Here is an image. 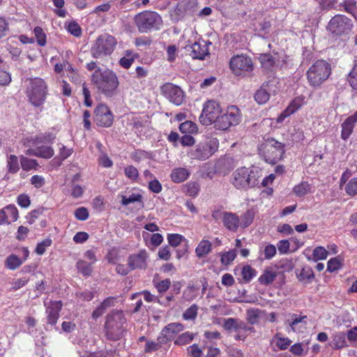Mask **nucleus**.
Here are the masks:
<instances>
[{"label": "nucleus", "instance_id": "b1692460", "mask_svg": "<svg viewBox=\"0 0 357 357\" xmlns=\"http://www.w3.org/2000/svg\"><path fill=\"white\" fill-rule=\"evenodd\" d=\"M357 122V112L354 114L347 117L342 123L341 138L347 140L351 135L355 123Z\"/></svg>", "mask_w": 357, "mask_h": 357}, {"label": "nucleus", "instance_id": "412c9836", "mask_svg": "<svg viewBox=\"0 0 357 357\" xmlns=\"http://www.w3.org/2000/svg\"><path fill=\"white\" fill-rule=\"evenodd\" d=\"M305 98L303 96H299L294 98L286 109L278 116L277 121L280 123L283 121L285 118L296 112L299 108L305 104Z\"/></svg>", "mask_w": 357, "mask_h": 357}, {"label": "nucleus", "instance_id": "2eb2a0df", "mask_svg": "<svg viewBox=\"0 0 357 357\" xmlns=\"http://www.w3.org/2000/svg\"><path fill=\"white\" fill-rule=\"evenodd\" d=\"M94 121L97 126L102 128L110 127L114 121V116L107 105L99 104L94 110Z\"/></svg>", "mask_w": 357, "mask_h": 357}, {"label": "nucleus", "instance_id": "6e6552de", "mask_svg": "<svg viewBox=\"0 0 357 357\" xmlns=\"http://www.w3.org/2000/svg\"><path fill=\"white\" fill-rule=\"evenodd\" d=\"M116 45L114 37L107 33L102 34L93 43L91 48V54L93 58L102 59L114 52Z\"/></svg>", "mask_w": 357, "mask_h": 357}, {"label": "nucleus", "instance_id": "2f4dec72", "mask_svg": "<svg viewBox=\"0 0 357 357\" xmlns=\"http://www.w3.org/2000/svg\"><path fill=\"white\" fill-rule=\"evenodd\" d=\"M293 193L298 197H302L312 192V186L306 181H302L293 188Z\"/></svg>", "mask_w": 357, "mask_h": 357}, {"label": "nucleus", "instance_id": "72a5a7b5", "mask_svg": "<svg viewBox=\"0 0 357 357\" xmlns=\"http://www.w3.org/2000/svg\"><path fill=\"white\" fill-rule=\"evenodd\" d=\"M20 167L24 171L29 172L32 169H36L38 167L37 161L34 159L29 158L24 155L20 156Z\"/></svg>", "mask_w": 357, "mask_h": 357}, {"label": "nucleus", "instance_id": "cd10ccee", "mask_svg": "<svg viewBox=\"0 0 357 357\" xmlns=\"http://www.w3.org/2000/svg\"><path fill=\"white\" fill-rule=\"evenodd\" d=\"M6 169L10 174H16L20 169V158L13 154L6 155Z\"/></svg>", "mask_w": 357, "mask_h": 357}, {"label": "nucleus", "instance_id": "e2e57ef3", "mask_svg": "<svg viewBox=\"0 0 357 357\" xmlns=\"http://www.w3.org/2000/svg\"><path fill=\"white\" fill-rule=\"evenodd\" d=\"M188 352L190 357H202V350L196 344L188 347Z\"/></svg>", "mask_w": 357, "mask_h": 357}, {"label": "nucleus", "instance_id": "774afa93", "mask_svg": "<svg viewBox=\"0 0 357 357\" xmlns=\"http://www.w3.org/2000/svg\"><path fill=\"white\" fill-rule=\"evenodd\" d=\"M171 281L169 279L161 280L155 284V287L160 293L165 292L170 287Z\"/></svg>", "mask_w": 357, "mask_h": 357}, {"label": "nucleus", "instance_id": "4c0bfd02", "mask_svg": "<svg viewBox=\"0 0 357 357\" xmlns=\"http://www.w3.org/2000/svg\"><path fill=\"white\" fill-rule=\"evenodd\" d=\"M136 57L137 55L134 52L127 50L126 52V55L120 59L119 63L124 68H129Z\"/></svg>", "mask_w": 357, "mask_h": 357}, {"label": "nucleus", "instance_id": "37998d69", "mask_svg": "<svg viewBox=\"0 0 357 357\" xmlns=\"http://www.w3.org/2000/svg\"><path fill=\"white\" fill-rule=\"evenodd\" d=\"M256 271L249 265L245 266L241 271L243 280L245 282H250L256 275Z\"/></svg>", "mask_w": 357, "mask_h": 357}, {"label": "nucleus", "instance_id": "c9c22d12", "mask_svg": "<svg viewBox=\"0 0 357 357\" xmlns=\"http://www.w3.org/2000/svg\"><path fill=\"white\" fill-rule=\"evenodd\" d=\"M56 136L52 132H45L40 134L31 139L34 140L38 144H52L53 143Z\"/></svg>", "mask_w": 357, "mask_h": 357}, {"label": "nucleus", "instance_id": "f8f14e48", "mask_svg": "<svg viewBox=\"0 0 357 357\" xmlns=\"http://www.w3.org/2000/svg\"><path fill=\"white\" fill-rule=\"evenodd\" d=\"M224 328L229 332H234L236 340H245L246 337L255 332L254 328L248 326L244 321L234 318H228L224 321Z\"/></svg>", "mask_w": 357, "mask_h": 357}, {"label": "nucleus", "instance_id": "f03ea898", "mask_svg": "<svg viewBox=\"0 0 357 357\" xmlns=\"http://www.w3.org/2000/svg\"><path fill=\"white\" fill-rule=\"evenodd\" d=\"M91 81L99 91L109 97L115 94L119 84L118 77L113 71L110 70H102L99 68L93 73Z\"/></svg>", "mask_w": 357, "mask_h": 357}, {"label": "nucleus", "instance_id": "a211bd4d", "mask_svg": "<svg viewBox=\"0 0 357 357\" xmlns=\"http://www.w3.org/2000/svg\"><path fill=\"white\" fill-rule=\"evenodd\" d=\"M47 323L52 326L55 325L59 317V312L62 307L61 301H50L45 303Z\"/></svg>", "mask_w": 357, "mask_h": 357}, {"label": "nucleus", "instance_id": "79ce46f5", "mask_svg": "<svg viewBox=\"0 0 357 357\" xmlns=\"http://www.w3.org/2000/svg\"><path fill=\"white\" fill-rule=\"evenodd\" d=\"M121 198V204L123 206H127L130 204H132L134 202H142V196L139 194H132L129 196L126 195H119Z\"/></svg>", "mask_w": 357, "mask_h": 357}, {"label": "nucleus", "instance_id": "bf43d9fd", "mask_svg": "<svg viewBox=\"0 0 357 357\" xmlns=\"http://www.w3.org/2000/svg\"><path fill=\"white\" fill-rule=\"evenodd\" d=\"M341 267V260L338 257L331 259L328 261L327 270L332 273L337 271Z\"/></svg>", "mask_w": 357, "mask_h": 357}, {"label": "nucleus", "instance_id": "6e6d98bb", "mask_svg": "<svg viewBox=\"0 0 357 357\" xmlns=\"http://www.w3.org/2000/svg\"><path fill=\"white\" fill-rule=\"evenodd\" d=\"M198 307L197 305H192L188 307L183 313V317L185 320H193L197 317Z\"/></svg>", "mask_w": 357, "mask_h": 357}, {"label": "nucleus", "instance_id": "4be33fe9", "mask_svg": "<svg viewBox=\"0 0 357 357\" xmlns=\"http://www.w3.org/2000/svg\"><path fill=\"white\" fill-rule=\"evenodd\" d=\"M148 253L146 250H141L137 254H133L128 259V266L131 270L137 268H145L146 267V260Z\"/></svg>", "mask_w": 357, "mask_h": 357}, {"label": "nucleus", "instance_id": "680f3d73", "mask_svg": "<svg viewBox=\"0 0 357 357\" xmlns=\"http://www.w3.org/2000/svg\"><path fill=\"white\" fill-rule=\"evenodd\" d=\"M91 204L96 211L101 212L105 206L104 198L101 196H97L92 200Z\"/></svg>", "mask_w": 357, "mask_h": 357}, {"label": "nucleus", "instance_id": "7c9ffc66", "mask_svg": "<svg viewBox=\"0 0 357 357\" xmlns=\"http://www.w3.org/2000/svg\"><path fill=\"white\" fill-rule=\"evenodd\" d=\"M172 181L174 183H181L185 181L189 176V172L183 167L174 168L171 173Z\"/></svg>", "mask_w": 357, "mask_h": 357}, {"label": "nucleus", "instance_id": "aec40b11", "mask_svg": "<svg viewBox=\"0 0 357 357\" xmlns=\"http://www.w3.org/2000/svg\"><path fill=\"white\" fill-rule=\"evenodd\" d=\"M19 217L18 210L14 204H9L0 210V225H9Z\"/></svg>", "mask_w": 357, "mask_h": 357}, {"label": "nucleus", "instance_id": "9b49d317", "mask_svg": "<svg viewBox=\"0 0 357 357\" xmlns=\"http://www.w3.org/2000/svg\"><path fill=\"white\" fill-rule=\"evenodd\" d=\"M222 110L219 102L214 100H207L203 105L199 116L201 123L204 126L213 125L214 126Z\"/></svg>", "mask_w": 357, "mask_h": 357}, {"label": "nucleus", "instance_id": "c756f323", "mask_svg": "<svg viewBox=\"0 0 357 357\" xmlns=\"http://www.w3.org/2000/svg\"><path fill=\"white\" fill-rule=\"evenodd\" d=\"M211 250V243L208 240L202 239L197 245L195 253L197 257L202 258L209 254Z\"/></svg>", "mask_w": 357, "mask_h": 357}, {"label": "nucleus", "instance_id": "49530a36", "mask_svg": "<svg viewBox=\"0 0 357 357\" xmlns=\"http://www.w3.org/2000/svg\"><path fill=\"white\" fill-rule=\"evenodd\" d=\"M328 255V251L324 247L319 246L314 249L312 258L314 261L324 260L327 258Z\"/></svg>", "mask_w": 357, "mask_h": 357}, {"label": "nucleus", "instance_id": "473e14b6", "mask_svg": "<svg viewBox=\"0 0 357 357\" xmlns=\"http://www.w3.org/2000/svg\"><path fill=\"white\" fill-rule=\"evenodd\" d=\"M179 130L182 133L195 135L198 132V128L197 124L192 121H185L180 124Z\"/></svg>", "mask_w": 357, "mask_h": 357}, {"label": "nucleus", "instance_id": "5fc2aeb1", "mask_svg": "<svg viewBox=\"0 0 357 357\" xmlns=\"http://www.w3.org/2000/svg\"><path fill=\"white\" fill-rule=\"evenodd\" d=\"M259 61L261 65L266 69H270L274 65V60L271 55L263 54L259 56Z\"/></svg>", "mask_w": 357, "mask_h": 357}, {"label": "nucleus", "instance_id": "423d86ee", "mask_svg": "<svg viewBox=\"0 0 357 357\" xmlns=\"http://www.w3.org/2000/svg\"><path fill=\"white\" fill-rule=\"evenodd\" d=\"M219 142L217 138L207 137L188 151V155L193 160H205L218 150Z\"/></svg>", "mask_w": 357, "mask_h": 357}, {"label": "nucleus", "instance_id": "c03bdc74", "mask_svg": "<svg viewBox=\"0 0 357 357\" xmlns=\"http://www.w3.org/2000/svg\"><path fill=\"white\" fill-rule=\"evenodd\" d=\"M195 337V335L190 332H185L180 335L174 341L176 344L184 345L190 343Z\"/></svg>", "mask_w": 357, "mask_h": 357}, {"label": "nucleus", "instance_id": "864d4df0", "mask_svg": "<svg viewBox=\"0 0 357 357\" xmlns=\"http://www.w3.org/2000/svg\"><path fill=\"white\" fill-rule=\"evenodd\" d=\"M125 175L128 178L132 181H135L139 176V172L136 167L132 165H128L124 169Z\"/></svg>", "mask_w": 357, "mask_h": 357}, {"label": "nucleus", "instance_id": "1a4fd4ad", "mask_svg": "<svg viewBox=\"0 0 357 357\" xmlns=\"http://www.w3.org/2000/svg\"><path fill=\"white\" fill-rule=\"evenodd\" d=\"M135 22L141 33H146L151 29H160L162 24L161 17L153 11H144L137 14Z\"/></svg>", "mask_w": 357, "mask_h": 357}, {"label": "nucleus", "instance_id": "8fccbe9b", "mask_svg": "<svg viewBox=\"0 0 357 357\" xmlns=\"http://www.w3.org/2000/svg\"><path fill=\"white\" fill-rule=\"evenodd\" d=\"M33 33L36 38L37 43L40 46H45L46 44V34L43 30L40 27L36 26L33 29Z\"/></svg>", "mask_w": 357, "mask_h": 357}, {"label": "nucleus", "instance_id": "e433bc0d", "mask_svg": "<svg viewBox=\"0 0 357 357\" xmlns=\"http://www.w3.org/2000/svg\"><path fill=\"white\" fill-rule=\"evenodd\" d=\"M298 279L299 281L307 284L310 283L314 277L313 271L309 268H303L298 274Z\"/></svg>", "mask_w": 357, "mask_h": 357}, {"label": "nucleus", "instance_id": "a878e982", "mask_svg": "<svg viewBox=\"0 0 357 357\" xmlns=\"http://www.w3.org/2000/svg\"><path fill=\"white\" fill-rule=\"evenodd\" d=\"M272 86L273 84L269 82L264 84L261 88L256 91L255 99L259 104H265L269 100Z\"/></svg>", "mask_w": 357, "mask_h": 357}, {"label": "nucleus", "instance_id": "9d476101", "mask_svg": "<svg viewBox=\"0 0 357 357\" xmlns=\"http://www.w3.org/2000/svg\"><path fill=\"white\" fill-rule=\"evenodd\" d=\"M241 121V113L240 109L235 105H230L227 107L226 110H222L215 121L214 128L220 130H226L231 126L239 124Z\"/></svg>", "mask_w": 357, "mask_h": 357}, {"label": "nucleus", "instance_id": "20e7f679", "mask_svg": "<svg viewBox=\"0 0 357 357\" xmlns=\"http://www.w3.org/2000/svg\"><path fill=\"white\" fill-rule=\"evenodd\" d=\"M258 151L266 162L275 164L282 158L284 148L282 143L273 138H268L259 144Z\"/></svg>", "mask_w": 357, "mask_h": 357}, {"label": "nucleus", "instance_id": "603ef678", "mask_svg": "<svg viewBox=\"0 0 357 357\" xmlns=\"http://www.w3.org/2000/svg\"><path fill=\"white\" fill-rule=\"evenodd\" d=\"M236 257V252L234 250L225 252L221 255V263L223 265L227 266L235 259Z\"/></svg>", "mask_w": 357, "mask_h": 357}, {"label": "nucleus", "instance_id": "4d7b16f0", "mask_svg": "<svg viewBox=\"0 0 357 357\" xmlns=\"http://www.w3.org/2000/svg\"><path fill=\"white\" fill-rule=\"evenodd\" d=\"M66 29L68 31L74 36L78 37L81 35V28L79 25L75 21H71L66 24Z\"/></svg>", "mask_w": 357, "mask_h": 357}, {"label": "nucleus", "instance_id": "a18cd8bd", "mask_svg": "<svg viewBox=\"0 0 357 357\" xmlns=\"http://www.w3.org/2000/svg\"><path fill=\"white\" fill-rule=\"evenodd\" d=\"M85 192V186L73 183L70 188V195L75 199L82 197Z\"/></svg>", "mask_w": 357, "mask_h": 357}, {"label": "nucleus", "instance_id": "a19ab883", "mask_svg": "<svg viewBox=\"0 0 357 357\" xmlns=\"http://www.w3.org/2000/svg\"><path fill=\"white\" fill-rule=\"evenodd\" d=\"M273 342L280 350H284L288 348L291 344L289 339L287 337H282L279 335H276L273 338Z\"/></svg>", "mask_w": 357, "mask_h": 357}, {"label": "nucleus", "instance_id": "c85d7f7f", "mask_svg": "<svg viewBox=\"0 0 357 357\" xmlns=\"http://www.w3.org/2000/svg\"><path fill=\"white\" fill-rule=\"evenodd\" d=\"M115 298L109 297L106 298L92 313V317L95 319L103 314L110 307L114 305Z\"/></svg>", "mask_w": 357, "mask_h": 357}, {"label": "nucleus", "instance_id": "6ab92c4d", "mask_svg": "<svg viewBox=\"0 0 357 357\" xmlns=\"http://www.w3.org/2000/svg\"><path fill=\"white\" fill-rule=\"evenodd\" d=\"M185 48L194 59L202 60L209 54L208 45L204 41H202V43L195 42L192 45L186 46Z\"/></svg>", "mask_w": 357, "mask_h": 357}, {"label": "nucleus", "instance_id": "3c124183", "mask_svg": "<svg viewBox=\"0 0 357 357\" xmlns=\"http://www.w3.org/2000/svg\"><path fill=\"white\" fill-rule=\"evenodd\" d=\"M168 243L172 247H177L183 241H186L183 236L178 234H171L167 236Z\"/></svg>", "mask_w": 357, "mask_h": 357}, {"label": "nucleus", "instance_id": "ea45409f", "mask_svg": "<svg viewBox=\"0 0 357 357\" xmlns=\"http://www.w3.org/2000/svg\"><path fill=\"white\" fill-rule=\"evenodd\" d=\"M92 264L84 260L80 259L77 262L76 266L78 271L84 276H89L92 272Z\"/></svg>", "mask_w": 357, "mask_h": 357}, {"label": "nucleus", "instance_id": "338daca9", "mask_svg": "<svg viewBox=\"0 0 357 357\" xmlns=\"http://www.w3.org/2000/svg\"><path fill=\"white\" fill-rule=\"evenodd\" d=\"M17 203L22 208H28L31 204L30 198L27 195L21 194L17 198Z\"/></svg>", "mask_w": 357, "mask_h": 357}, {"label": "nucleus", "instance_id": "4468645a", "mask_svg": "<svg viewBox=\"0 0 357 357\" xmlns=\"http://www.w3.org/2000/svg\"><path fill=\"white\" fill-rule=\"evenodd\" d=\"M353 24L347 17L343 15L334 16L328 22L327 29L335 35L347 34L351 30Z\"/></svg>", "mask_w": 357, "mask_h": 357}, {"label": "nucleus", "instance_id": "ddd939ff", "mask_svg": "<svg viewBox=\"0 0 357 357\" xmlns=\"http://www.w3.org/2000/svg\"><path fill=\"white\" fill-rule=\"evenodd\" d=\"M229 67L232 73L237 76H244L253 70L251 58L245 54H238L231 58Z\"/></svg>", "mask_w": 357, "mask_h": 357}, {"label": "nucleus", "instance_id": "58836bf2", "mask_svg": "<svg viewBox=\"0 0 357 357\" xmlns=\"http://www.w3.org/2000/svg\"><path fill=\"white\" fill-rule=\"evenodd\" d=\"M23 261L15 255L8 256L6 260V266L10 270H15L20 267Z\"/></svg>", "mask_w": 357, "mask_h": 357}, {"label": "nucleus", "instance_id": "7ed1b4c3", "mask_svg": "<svg viewBox=\"0 0 357 357\" xmlns=\"http://www.w3.org/2000/svg\"><path fill=\"white\" fill-rule=\"evenodd\" d=\"M26 95L29 102L34 107H40L44 104L47 86L45 81L38 77L29 79L26 81Z\"/></svg>", "mask_w": 357, "mask_h": 357}, {"label": "nucleus", "instance_id": "052dcab7", "mask_svg": "<svg viewBox=\"0 0 357 357\" xmlns=\"http://www.w3.org/2000/svg\"><path fill=\"white\" fill-rule=\"evenodd\" d=\"M75 216L79 220H86L89 218V211L85 207H79L75 211Z\"/></svg>", "mask_w": 357, "mask_h": 357}, {"label": "nucleus", "instance_id": "0e129e2a", "mask_svg": "<svg viewBox=\"0 0 357 357\" xmlns=\"http://www.w3.org/2000/svg\"><path fill=\"white\" fill-rule=\"evenodd\" d=\"M347 339L350 344H355L357 343V326H354L348 331L347 335Z\"/></svg>", "mask_w": 357, "mask_h": 357}, {"label": "nucleus", "instance_id": "f257e3e1", "mask_svg": "<svg viewBox=\"0 0 357 357\" xmlns=\"http://www.w3.org/2000/svg\"><path fill=\"white\" fill-rule=\"evenodd\" d=\"M261 176L262 171L257 167H241L232 173L231 182L236 189L245 190L257 185Z\"/></svg>", "mask_w": 357, "mask_h": 357}, {"label": "nucleus", "instance_id": "f704fd0d", "mask_svg": "<svg viewBox=\"0 0 357 357\" xmlns=\"http://www.w3.org/2000/svg\"><path fill=\"white\" fill-rule=\"evenodd\" d=\"M277 276V273L272 268H267L264 273L259 278V282L262 284H269L272 283Z\"/></svg>", "mask_w": 357, "mask_h": 357}, {"label": "nucleus", "instance_id": "69168bd1", "mask_svg": "<svg viewBox=\"0 0 357 357\" xmlns=\"http://www.w3.org/2000/svg\"><path fill=\"white\" fill-rule=\"evenodd\" d=\"M264 258L266 259H272L276 254V248L272 244H269L265 246L264 250Z\"/></svg>", "mask_w": 357, "mask_h": 357}, {"label": "nucleus", "instance_id": "f3484780", "mask_svg": "<svg viewBox=\"0 0 357 357\" xmlns=\"http://www.w3.org/2000/svg\"><path fill=\"white\" fill-rule=\"evenodd\" d=\"M29 142L33 147L26 150V155H33L45 159L51 158L54 155V151L51 146L45 145V144H38L32 139H30Z\"/></svg>", "mask_w": 357, "mask_h": 357}, {"label": "nucleus", "instance_id": "13d9d810", "mask_svg": "<svg viewBox=\"0 0 357 357\" xmlns=\"http://www.w3.org/2000/svg\"><path fill=\"white\" fill-rule=\"evenodd\" d=\"M260 311L257 309H249L247 310V320L251 324L257 323Z\"/></svg>", "mask_w": 357, "mask_h": 357}, {"label": "nucleus", "instance_id": "09e8293b", "mask_svg": "<svg viewBox=\"0 0 357 357\" xmlns=\"http://www.w3.org/2000/svg\"><path fill=\"white\" fill-rule=\"evenodd\" d=\"M52 239L50 238H47L43 240L42 241L38 243L36 250H35V252H36V254H38L39 255H42L45 252L46 249L48 247H50L52 245Z\"/></svg>", "mask_w": 357, "mask_h": 357}, {"label": "nucleus", "instance_id": "bb28decb", "mask_svg": "<svg viewBox=\"0 0 357 357\" xmlns=\"http://www.w3.org/2000/svg\"><path fill=\"white\" fill-rule=\"evenodd\" d=\"M222 222L224 225L231 231H236L239 225L238 216L231 213H224Z\"/></svg>", "mask_w": 357, "mask_h": 357}, {"label": "nucleus", "instance_id": "393cba45", "mask_svg": "<svg viewBox=\"0 0 357 357\" xmlns=\"http://www.w3.org/2000/svg\"><path fill=\"white\" fill-rule=\"evenodd\" d=\"M183 328V326L180 323H171L162 330L159 339L164 338L165 340H169Z\"/></svg>", "mask_w": 357, "mask_h": 357}, {"label": "nucleus", "instance_id": "5701e85b", "mask_svg": "<svg viewBox=\"0 0 357 357\" xmlns=\"http://www.w3.org/2000/svg\"><path fill=\"white\" fill-rule=\"evenodd\" d=\"M328 345L335 350L349 347V344H348L346 333L341 331L333 333Z\"/></svg>", "mask_w": 357, "mask_h": 357}, {"label": "nucleus", "instance_id": "0eeeda50", "mask_svg": "<svg viewBox=\"0 0 357 357\" xmlns=\"http://www.w3.org/2000/svg\"><path fill=\"white\" fill-rule=\"evenodd\" d=\"M126 319L121 311L116 310L109 314L105 322L106 335L108 339L117 340L124 331Z\"/></svg>", "mask_w": 357, "mask_h": 357}, {"label": "nucleus", "instance_id": "de8ad7c7", "mask_svg": "<svg viewBox=\"0 0 357 357\" xmlns=\"http://www.w3.org/2000/svg\"><path fill=\"white\" fill-rule=\"evenodd\" d=\"M344 190L349 196H354L357 194V177L352 178L346 184Z\"/></svg>", "mask_w": 357, "mask_h": 357}, {"label": "nucleus", "instance_id": "dca6fc26", "mask_svg": "<svg viewBox=\"0 0 357 357\" xmlns=\"http://www.w3.org/2000/svg\"><path fill=\"white\" fill-rule=\"evenodd\" d=\"M162 93L171 102L176 105H180L184 100L183 91L177 86L167 83L161 88Z\"/></svg>", "mask_w": 357, "mask_h": 357}, {"label": "nucleus", "instance_id": "39448f33", "mask_svg": "<svg viewBox=\"0 0 357 357\" xmlns=\"http://www.w3.org/2000/svg\"><path fill=\"white\" fill-rule=\"evenodd\" d=\"M331 65L324 60H318L314 63L307 72V81L313 87L319 86L330 76Z\"/></svg>", "mask_w": 357, "mask_h": 357}]
</instances>
